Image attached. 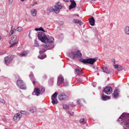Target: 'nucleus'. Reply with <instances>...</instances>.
Wrapping results in <instances>:
<instances>
[{
	"label": "nucleus",
	"instance_id": "obj_1",
	"mask_svg": "<svg viewBox=\"0 0 129 129\" xmlns=\"http://www.w3.org/2000/svg\"><path fill=\"white\" fill-rule=\"evenodd\" d=\"M38 37L39 39L42 42L45 43V41H47V37L43 32H39L38 34Z\"/></svg>",
	"mask_w": 129,
	"mask_h": 129
},
{
	"label": "nucleus",
	"instance_id": "obj_2",
	"mask_svg": "<svg viewBox=\"0 0 129 129\" xmlns=\"http://www.w3.org/2000/svg\"><path fill=\"white\" fill-rule=\"evenodd\" d=\"M47 41H45V43L43 44V46L46 48L50 46V44L53 43L54 41V38L51 37H49L48 38L47 37Z\"/></svg>",
	"mask_w": 129,
	"mask_h": 129
},
{
	"label": "nucleus",
	"instance_id": "obj_3",
	"mask_svg": "<svg viewBox=\"0 0 129 129\" xmlns=\"http://www.w3.org/2000/svg\"><path fill=\"white\" fill-rule=\"evenodd\" d=\"M96 60V59H95L91 58L85 59H82L81 60V61L84 63H88L91 64H93Z\"/></svg>",
	"mask_w": 129,
	"mask_h": 129
},
{
	"label": "nucleus",
	"instance_id": "obj_4",
	"mask_svg": "<svg viewBox=\"0 0 129 129\" xmlns=\"http://www.w3.org/2000/svg\"><path fill=\"white\" fill-rule=\"evenodd\" d=\"M17 85L19 88L21 89H25L26 87L23 81L21 80H18L17 81Z\"/></svg>",
	"mask_w": 129,
	"mask_h": 129
},
{
	"label": "nucleus",
	"instance_id": "obj_5",
	"mask_svg": "<svg viewBox=\"0 0 129 129\" xmlns=\"http://www.w3.org/2000/svg\"><path fill=\"white\" fill-rule=\"evenodd\" d=\"M58 94V92H55L52 96L51 99L52 101L51 102L53 105L56 104L58 102L57 99V96Z\"/></svg>",
	"mask_w": 129,
	"mask_h": 129
},
{
	"label": "nucleus",
	"instance_id": "obj_6",
	"mask_svg": "<svg viewBox=\"0 0 129 129\" xmlns=\"http://www.w3.org/2000/svg\"><path fill=\"white\" fill-rule=\"evenodd\" d=\"M14 56V55H9L5 57V61L6 64H9L13 59Z\"/></svg>",
	"mask_w": 129,
	"mask_h": 129
},
{
	"label": "nucleus",
	"instance_id": "obj_7",
	"mask_svg": "<svg viewBox=\"0 0 129 129\" xmlns=\"http://www.w3.org/2000/svg\"><path fill=\"white\" fill-rule=\"evenodd\" d=\"M112 91V88L110 86H107L103 90V91L108 95L110 94Z\"/></svg>",
	"mask_w": 129,
	"mask_h": 129
},
{
	"label": "nucleus",
	"instance_id": "obj_8",
	"mask_svg": "<svg viewBox=\"0 0 129 129\" xmlns=\"http://www.w3.org/2000/svg\"><path fill=\"white\" fill-rule=\"evenodd\" d=\"M58 97L59 99L61 100L65 101L68 99V97L64 93H63L59 94Z\"/></svg>",
	"mask_w": 129,
	"mask_h": 129
},
{
	"label": "nucleus",
	"instance_id": "obj_9",
	"mask_svg": "<svg viewBox=\"0 0 129 129\" xmlns=\"http://www.w3.org/2000/svg\"><path fill=\"white\" fill-rule=\"evenodd\" d=\"M22 116V114H20L19 113H17L14 116L13 119L16 121H18L20 120Z\"/></svg>",
	"mask_w": 129,
	"mask_h": 129
},
{
	"label": "nucleus",
	"instance_id": "obj_10",
	"mask_svg": "<svg viewBox=\"0 0 129 129\" xmlns=\"http://www.w3.org/2000/svg\"><path fill=\"white\" fill-rule=\"evenodd\" d=\"M64 80V79L63 77L61 76H59L58 78L57 84L59 86H60L63 82Z\"/></svg>",
	"mask_w": 129,
	"mask_h": 129
},
{
	"label": "nucleus",
	"instance_id": "obj_11",
	"mask_svg": "<svg viewBox=\"0 0 129 129\" xmlns=\"http://www.w3.org/2000/svg\"><path fill=\"white\" fill-rule=\"evenodd\" d=\"M70 1L71 3V5L69 6V9L74 8L76 6V4L74 0H70Z\"/></svg>",
	"mask_w": 129,
	"mask_h": 129
},
{
	"label": "nucleus",
	"instance_id": "obj_12",
	"mask_svg": "<svg viewBox=\"0 0 129 129\" xmlns=\"http://www.w3.org/2000/svg\"><path fill=\"white\" fill-rule=\"evenodd\" d=\"M75 71L78 75L81 76L83 74V73L81 70V68L79 67H77L75 69Z\"/></svg>",
	"mask_w": 129,
	"mask_h": 129
},
{
	"label": "nucleus",
	"instance_id": "obj_13",
	"mask_svg": "<svg viewBox=\"0 0 129 129\" xmlns=\"http://www.w3.org/2000/svg\"><path fill=\"white\" fill-rule=\"evenodd\" d=\"M89 22L90 24L92 26L94 25L95 24V20L93 17H92L89 19Z\"/></svg>",
	"mask_w": 129,
	"mask_h": 129
},
{
	"label": "nucleus",
	"instance_id": "obj_14",
	"mask_svg": "<svg viewBox=\"0 0 129 129\" xmlns=\"http://www.w3.org/2000/svg\"><path fill=\"white\" fill-rule=\"evenodd\" d=\"M34 93L35 94V95L38 96L40 94V90L38 88H35L34 91Z\"/></svg>",
	"mask_w": 129,
	"mask_h": 129
},
{
	"label": "nucleus",
	"instance_id": "obj_15",
	"mask_svg": "<svg viewBox=\"0 0 129 129\" xmlns=\"http://www.w3.org/2000/svg\"><path fill=\"white\" fill-rule=\"evenodd\" d=\"M114 66L115 69L119 71H121L123 69V67L121 66L116 64L114 65Z\"/></svg>",
	"mask_w": 129,
	"mask_h": 129
},
{
	"label": "nucleus",
	"instance_id": "obj_16",
	"mask_svg": "<svg viewBox=\"0 0 129 129\" xmlns=\"http://www.w3.org/2000/svg\"><path fill=\"white\" fill-rule=\"evenodd\" d=\"M119 93L118 91L117 90L115 89L113 94V96L114 98H116L118 96Z\"/></svg>",
	"mask_w": 129,
	"mask_h": 129
},
{
	"label": "nucleus",
	"instance_id": "obj_17",
	"mask_svg": "<svg viewBox=\"0 0 129 129\" xmlns=\"http://www.w3.org/2000/svg\"><path fill=\"white\" fill-rule=\"evenodd\" d=\"M82 54L79 50L77 51L75 53V57H81L82 56Z\"/></svg>",
	"mask_w": 129,
	"mask_h": 129
},
{
	"label": "nucleus",
	"instance_id": "obj_18",
	"mask_svg": "<svg viewBox=\"0 0 129 129\" xmlns=\"http://www.w3.org/2000/svg\"><path fill=\"white\" fill-rule=\"evenodd\" d=\"M110 97L109 96H106L104 95V94L102 95V99L104 101L110 99Z\"/></svg>",
	"mask_w": 129,
	"mask_h": 129
},
{
	"label": "nucleus",
	"instance_id": "obj_19",
	"mask_svg": "<svg viewBox=\"0 0 129 129\" xmlns=\"http://www.w3.org/2000/svg\"><path fill=\"white\" fill-rule=\"evenodd\" d=\"M29 52V51H24L20 54V56L21 57L25 56L27 55Z\"/></svg>",
	"mask_w": 129,
	"mask_h": 129
},
{
	"label": "nucleus",
	"instance_id": "obj_20",
	"mask_svg": "<svg viewBox=\"0 0 129 129\" xmlns=\"http://www.w3.org/2000/svg\"><path fill=\"white\" fill-rule=\"evenodd\" d=\"M30 12L31 15L33 16H35L36 15L37 11L36 9H34L33 10H32Z\"/></svg>",
	"mask_w": 129,
	"mask_h": 129
},
{
	"label": "nucleus",
	"instance_id": "obj_21",
	"mask_svg": "<svg viewBox=\"0 0 129 129\" xmlns=\"http://www.w3.org/2000/svg\"><path fill=\"white\" fill-rule=\"evenodd\" d=\"M17 38V36L16 35H14L12 36L11 37V40L9 42V43L10 44H12L11 42H13Z\"/></svg>",
	"mask_w": 129,
	"mask_h": 129
},
{
	"label": "nucleus",
	"instance_id": "obj_22",
	"mask_svg": "<svg viewBox=\"0 0 129 129\" xmlns=\"http://www.w3.org/2000/svg\"><path fill=\"white\" fill-rule=\"evenodd\" d=\"M102 69L104 72H105L107 73H110V72L108 70V68L107 67H102Z\"/></svg>",
	"mask_w": 129,
	"mask_h": 129
},
{
	"label": "nucleus",
	"instance_id": "obj_23",
	"mask_svg": "<svg viewBox=\"0 0 129 129\" xmlns=\"http://www.w3.org/2000/svg\"><path fill=\"white\" fill-rule=\"evenodd\" d=\"M73 22L75 23H78L80 25H81L82 24L80 20L78 19H74L73 20Z\"/></svg>",
	"mask_w": 129,
	"mask_h": 129
},
{
	"label": "nucleus",
	"instance_id": "obj_24",
	"mask_svg": "<svg viewBox=\"0 0 129 129\" xmlns=\"http://www.w3.org/2000/svg\"><path fill=\"white\" fill-rule=\"evenodd\" d=\"M123 118L124 119L125 118H127L129 117V114L126 113H124L121 115Z\"/></svg>",
	"mask_w": 129,
	"mask_h": 129
},
{
	"label": "nucleus",
	"instance_id": "obj_25",
	"mask_svg": "<svg viewBox=\"0 0 129 129\" xmlns=\"http://www.w3.org/2000/svg\"><path fill=\"white\" fill-rule=\"evenodd\" d=\"M124 31L125 34L127 35H129V26H126L124 28Z\"/></svg>",
	"mask_w": 129,
	"mask_h": 129
},
{
	"label": "nucleus",
	"instance_id": "obj_26",
	"mask_svg": "<svg viewBox=\"0 0 129 129\" xmlns=\"http://www.w3.org/2000/svg\"><path fill=\"white\" fill-rule=\"evenodd\" d=\"M75 52H73L70 53L69 54V56L73 59L75 58Z\"/></svg>",
	"mask_w": 129,
	"mask_h": 129
},
{
	"label": "nucleus",
	"instance_id": "obj_27",
	"mask_svg": "<svg viewBox=\"0 0 129 129\" xmlns=\"http://www.w3.org/2000/svg\"><path fill=\"white\" fill-rule=\"evenodd\" d=\"M13 26L11 27V30L9 33V36H11V35L13 34V33L16 30V29L15 28H12Z\"/></svg>",
	"mask_w": 129,
	"mask_h": 129
},
{
	"label": "nucleus",
	"instance_id": "obj_28",
	"mask_svg": "<svg viewBox=\"0 0 129 129\" xmlns=\"http://www.w3.org/2000/svg\"><path fill=\"white\" fill-rule=\"evenodd\" d=\"M36 107H32L31 108L30 111L31 113H34L36 111Z\"/></svg>",
	"mask_w": 129,
	"mask_h": 129
},
{
	"label": "nucleus",
	"instance_id": "obj_29",
	"mask_svg": "<svg viewBox=\"0 0 129 129\" xmlns=\"http://www.w3.org/2000/svg\"><path fill=\"white\" fill-rule=\"evenodd\" d=\"M52 10L56 13H58L59 11V10L58 9V8L56 7L55 6V7L54 8H53Z\"/></svg>",
	"mask_w": 129,
	"mask_h": 129
},
{
	"label": "nucleus",
	"instance_id": "obj_30",
	"mask_svg": "<svg viewBox=\"0 0 129 129\" xmlns=\"http://www.w3.org/2000/svg\"><path fill=\"white\" fill-rule=\"evenodd\" d=\"M29 76L31 80H33L35 79V78L34 77L33 74L32 72H30V73Z\"/></svg>",
	"mask_w": 129,
	"mask_h": 129
},
{
	"label": "nucleus",
	"instance_id": "obj_31",
	"mask_svg": "<svg viewBox=\"0 0 129 129\" xmlns=\"http://www.w3.org/2000/svg\"><path fill=\"white\" fill-rule=\"evenodd\" d=\"M46 54L43 55L39 56H38V58L41 59H43L46 58Z\"/></svg>",
	"mask_w": 129,
	"mask_h": 129
},
{
	"label": "nucleus",
	"instance_id": "obj_32",
	"mask_svg": "<svg viewBox=\"0 0 129 129\" xmlns=\"http://www.w3.org/2000/svg\"><path fill=\"white\" fill-rule=\"evenodd\" d=\"M20 114H23L24 115H27L28 114V113L26 111H21L20 113H19Z\"/></svg>",
	"mask_w": 129,
	"mask_h": 129
},
{
	"label": "nucleus",
	"instance_id": "obj_33",
	"mask_svg": "<svg viewBox=\"0 0 129 129\" xmlns=\"http://www.w3.org/2000/svg\"><path fill=\"white\" fill-rule=\"evenodd\" d=\"M124 125L126 127H129V120L126 121Z\"/></svg>",
	"mask_w": 129,
	"mask_h": 129
},
{
	"label": "nucleus",
	"instance_id": "obj_34",
	"mask_svg": "<svg viewBox=\"0 0 129 129\" xmlns=\"http://www.w3.org/2000/svg\"><path fill=\"white\" fill-rule=\"evenodd\" d=\"M63 108L66 110H68L69 108V106L66 104H63Z\"/></svg>",
	"mask_w": 129,
	"mask_h": 129
},
{
	"label": "nucleus",
	"instance_id": "obj_35",
	"mask_svg": "<svg viewBox=\"0 0 129 129\" xmlns=\"http://www.w3.org/2000/svg\"><path fill=\"white\" fill-rule=\"evenodd\" d=\"M55 7L57 8H58L59 10L61 9L62 6L61 5H57L55 6Z\"/></svg>",
	"mask_w": 129,
	"mask_h": 129
},
{
	"label": "nucleus",
	"instance_id": "obj_36",
	"mask_svg": "<svg viewBox=\"0 0 129 129\" xmlns=\"http://www.w3.org/2000/svg\"><path fill=\"white\" fill-rule=\"evenodd\" d=\"M45 88L44 87H42L41 88V90L40 91V94H42L45 91Z\"/></svg>",
	"mask_w": 129,
	"mask_h": 129
},
{
	"label": "nucleus",
	"instance_id": "obj_37",
	"mask_svg": "<svg viewBox=\"0 0 129 129\" xmlns=\"http://www.w3.org/2000/svg\"><path fill=\"white\" fill-rule=\"evenodd\" d=\"M47 50V49H42V50H40L39 51V53L40 54H42L44 52H45Z\"/></svg>",
	"mask_w": 129,
	"mask_h": 129
},
{
	"label": "nucleus",
	"instance_id": "obj_38",
	"mask_svg": "<svg viewBox=\"0 0 129 129\" xmlns=\"http://www.w3.org/2000/svg\"><path fill=\"white\" fill-rule=\"evenodd\" d=\"M16 30L19 32H20L22 30V28L21 27H19L17 28Z\"/></svg>",
	"mask_w": 129,
	"mask_h": 129
},
{
	"label": "nucleus",
	"instance_id": "obj_39",
	"mask_svg": "<svg viewBox=\"0 0 129 129\" xmlns=\"http://www.w3.org/2000/svg\"><path fill=\"white\" fill-rule=\"evenodd\" d=\"M124 119L123 118L122 115H121L119 118L118 120L119 121H122Z\"/></svg>",
	"mask_w": 129,
	"mask_h": 129
},
{
	"label": "nucleus",
	"instance_id": "obj_40",
	"mask_svg": "<svg viewBox=\"0 0 129 129\" xmlns=\"http://www.w3.org/2000/svg\"><path fill=\"white\" fill-rule=\"evenodd\" d=\"M18 42H14L10 46V48H11L12 47H13L15 45L17 44Z\"/></svg>",
	"mask_w": 129,
	"mask_h": 129
},
{
	"label": "nucleus",
	"instance_id": "obj_41",
	"mask_svg": "<svg viewBox=\"0 0 129 129\" xmlns=\"http://www.w3.org/2000/svg\"><path fill=\"white\" fill-rule=\"evenodd\" d=\"M77 103L79 105H82V103H81V101L80 100H78L77 101Z\"/></svg>",
	"mask_w": 129,
	"mask_h": 129
},
{
	"label": "nucleus",
	"instance_id": "obj_42",
	"mask_svg": "<svg viewBox=\"0 0 129 129\" xmlns=\"http://www.w3.org/2000/svg\"><path fill=\"white\" fill-rule=\"evenodd\" d=\"M39 31H41L43 32H46V31L44 30V29L42 27H40L39 28Z\"/></svg>",
	"mask_w": 129,
	"mask_h": 129
},
{
	"label": "nucleus",
	"instance_id": "obj_43",
	"mask_svg": "<svg viewBox=\"0 0 129 129\" xmlns=\"http://www.w3.org/2000/svg\"><path fill=\"white\" fill-rule=\"evenodd\" d=\"M68 112L71 115H72L74 114V113L72 111H69Z\"/></svg>",
	"mask_w": 129,
	"mask_h": 129
},
{
	"label": "nucleus",
	"instance_id": "obj_44",
	"mask_svg": "<svg viewBox=\"0 0 129 129\" xmlns=\"http://www.w3.org/2000/svg\"><path fill=\"white\" fill-rule=\"evenodd\" d=\"M82 81V80L81 79L79 78L77 80V82L78 83H81Z\"/></svg>",
	"mask_w": 129,
	"mask_h": 129
},
{
	"label": "nucleus",
	"instance_id": "obj_45",
	"mask_svg": "<svg viewBox=\"0 0 129 129\" xmlns=\"http://www.w3.org/2000/svg\"><path fill=\"white\" fill-rule=\"evenodd\" d=\"M84 118H81L80 119V120L79 121V122H80L82 123L84 121Z\"/></svg>",
	"mask_w": 129,
	"mask_h": 129
},
{
	"label": "nucleus",
	"instance_id": "obj_46",
	"mask_svg": "<svg viewBox=\"0 0 129 129\" xmlns=\"http://www.w3.org/2000/svg\"><path fill=\"white\" fill-rule=\"evenodd\" d=\"M58 23L60 25H62L63 24V21H58Z\"/></svg>",
	"mask_w": 129,
	"mask_h": 129
},
{
	"label": "nucleus",
	"instance_id": "obj_47",
	"mask_svg": "<svg viewBox=\"0 0 129 129\" xmlns=\"http://www.w3.org/2000/svg\"><path fill=\"white\" fill-rule=\"evenodd\" d=\"M0 102L3 103H5V101L4 100L1 98L0 99Z\"/></svg>",
	"mask_w": 129,
	"mask_h": 129
},
{
	"label": "nucleus",
	"instance_id": "obj_48",
	"mask_svg": "<svg viewBox=\"0 0 129 129\" xmlns=\"http://www.w3.org/2000/svg\"><path fill=\"white\" fill-rule=\"evenodd\" d=\"M39 45V43L37 42L35 43V44L34 46L36 47H37Z\"/></svg>",
	"mask_w": 129,
	"mask_h": 129
},
{
	"label": "nucleus",
	"instance_id": "obj_49",
	"mask_svg": "<svg viewBox=\"0 0 129 129\" xmlns=\"http://www.w3.org/2000/svg\"><path fill=\"white\" fill-rule=\"evenodd\" d=\"M13 0H9V5H11L13 2Z\"/></svg>",
	"mask_w": 129,
	"mask_h": 129
},
{
	"label": "nucleus",
	"instance_id": "obj_50",
	"mask_svg": "<svg viewBox=\"0 0 129 129\" xmlns=\"http://www.w3.org/2000/svg\"><path fill=\"white\" fill-rule=\"evenodd\" d=\"M68 82H65L64 83V86H67L68 85Z\"/></svg>",
	"mask_w": 129,
	"mask_h": 129
},
{
	"label": "nucleus",
	"instance_id": "obj_51",
	"mask_svg": "<svg viewBox=\"0 0 129 129\" xmlns=\"http://www.w3.org/2000/svg\"><path fill=\"white\" fill-rule=\"evenodd\" d=\"M32 81H33L32 82H33V84L34 85H35V83H36V81L35 80V79L33 80Z\"/></svg>",
	"mask_w": 129,
	"mask_h": 129
},
{
	"label": "nucleus",
	"instance_id": "obj_52",
	"mask_svg": "<svg viewBox=\"0 0 129 129\" xmlns=\"http://www.w3.org/2000/svg\"><path fill=\"white\" fill-rule=\"evenodd\" d=\"M6 51H3L2 52H1V54H5V53H6Z\"/></svg>",
	"mask_w": 129,
	"mask_h": 129
},
{
	"label": "nucleus",
	"instance_id": "obj_53",
	"mask_svg": "<svg viewBox=\"0 0 129 129\" xmlns=\"http://www.w3.org/2000/svg\"><path fill=\"white\" fill-rule=\"evenodd\" d=\"M112 62H113L114 64H115V59H112Z\"/></svg>",
	"mask_w": 129,
	"mask_h": 129
},
{
	"label": "nucleus",
	"instance_id": "obj_54",
	"mask_svg": "<svg viewBox=\"0 0 129 129\" xmlns=\"http://www.w3.org/2000/svg\"><path fill=\"white\" fill-rule=\"evenodd\" d=\"M37 3V2H35L34 4H33V5H32V6H34Z\"/></svg>",
	"mask_w": 129,
	"mask_h": 129
},
{
	"label": "nucleus",
	"instance_id": "obj_55",
	"mask_svg": "<svg viewBox=\"0 0 129 129\" xmlns=\"http://www.w3.org/2000/svg\"><path fill=\"white\" fill-rule=\"evenodd\" d=\"M39 28H36L35 29V30L36 31H38V30L39 31Z\"/></svg>",
	"mask_w": 129,
	"mask_h": 129
},
{
	"label": "nucleus",
	"instance_id": "obj_56",
	"mask_svg": "<svg viewBox=\"0 0 129 129\" xmlns=\"http://www.w3.org/2000/svg\"><path fill=\"white\" fill-rule=\"evenodd\" d=\"M63 0L64 1L66 2H68L69 1V0Z\"/></svg>",
	"mask_w": 129,
	"mask_h": 129
},
{
	"label": "nucleus",
	"instance_id": "obj_57",
	"mask_svg": "<svg viewBox=\"0 0 129 129\" xmlns=\"http://www.w3.org/2000/svg\"><path fill=\"white\" fill-rule=\"evenodd\" d=\"M101 87L99 86L98 87V89H101Z\"/></svg>",
	"mask_w": 129,
	"mask_h": 129
},
{
	"label": "nucleus",
	"instance_id": "obj_58",
	"mask_svg": "<svg viewBox=\"0 0 129 129\" xmlns=\"http://www.w3.org/2000/svg\"><path fill=\"white\" fill-rule=\"evenodd\" d=\"M32 67L33 68H34L35 67V66H33Z\"/></svg>",
	"mask_w": 129,
	"mask_h": 129
},
{
	"label": "nucleus",
	"instance_id": "obj_59",
	"mask_svg": "<svg viewBox=\"0 0 129 129\" xmlns=\"http://www.w3.org/2000/svg\"><path fill=\"white\" fill-rule=\"evenodd\" d=\"M24 0H21V1L22 2H23L24 1Z\"/></svg>",
	"mask_w": 129,
	"mask_h": 129
},
{
	"label": "nucleus",
	"instance_id": "obj_60",
	"mask_svg": "<svg viewBox=\"0 0 129 129\" xmlns=\"http://www.w3.org/2000/svg\"><path fill=\"white\" fill-rule=\"evenodd\" d=\"M30 32L29 34V37H30L29 36V35H30Z\"/></svg>",
	"mask_w": 129,
	"mask_h": 129
},
{
	"label": "nucleus",
	"instance_id": "obj_61",
	"mask_svg": "<svg viewBox=\"0 0 129 129\" xmlns=\"http://www.w3.org/2000/svg\"><path fill=\"white\" fill-rule=\"evenodd\" d=\"M93 86L94 87H95V85H93Z\"/></svg>",
	"mask_w": 129,
	"mask_h": 129
},
{
	"label": "nucleus",
	"instance_id": "obj_62",
	"mask_svg": "<svg viewBox=\"0 0 129 129\" xmlns=\"http://www.w3.org/2000/svg\"><path fill=\"white\" fill-rule=\"evenodd\" d=\"M48 49H51V48H48Z\"/></svg>",
	"mask_w": 129,
	"mask_h": 129
},
{
	"label": "nucleus",
	"instance_id": "obj_63",
	"mask_svg": "<svg viewBox=\"0 0 129 129\" xmlns=\"http://www.w3.org/2000/svg\"><path fill=\"white\" fill-rule=\"evenodd\" d=\"M92 1H95V0H91Z\"/></svg>",
	"mask_w": 129,
	"mask_h": 129
},
{
	"label": "nucleus",
	"instance_id": "obj_64",
	"mask_svg": "<svg viewBox=\"0 0 129 129\" xmlns=\"http://www.w3.org/2000/svg\"><path fill=\"white\" fill-rule=\"evenodd\" d=\"M124 129H127V128H124Z\"/></svg>",
	"mask_w": 129,
	"mask_h": 129
}]
</instances>
